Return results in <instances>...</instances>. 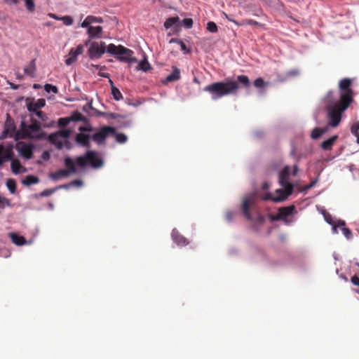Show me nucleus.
Masks as SVG:
<instances>
[{"instance_id":"obj_20","label":"nucleus","mask_w":359,"mask_h":359,"mask_svg":"<svg viewBox=\"0 0 359 359\" xmlns=\"http://www.w3.org/2000/svg\"><path fill=\"white\" fill-rule=\"evenodd\" d=\"M87 28V34L90 39H100L102 37V32L103 28L102 26H93L86 27Z\"/></svg>"},{"instance_id":"obj_47","label":"nucleus","mask_w":359,"mask_h":359,"mask_svg":"<svg viewBox=\"0 0 359 359\" xmlns=\"http://www.w3.org/2000/svg\"><path fill=\"white\" fill-rule=\"evenodd\" d=\"M183 25L187 29H190L193 25V20L190 18H187L182 20L180 25Z\"/></svg>"},{"instance_id":"obj_21","label":"nucleus","mask_w":359,"mask_h":359,"mask_svg":"<svg viewBox=\"0 0 359 359\" xmlns=\"http://www.w3.org/2000/svg\"><path fill=\"white\" fill-rule=\"evenodd\" d=\"M103 19L101 17H96L93 15H88L85 20L81 22V27H93L91 25L94 23H102Z\"/></svg>"},{"instance_id":"obj_49","label":"nucleus","mask_w":359,"mask_h":359,"mask_svg":"<svg viewBox=\"0 0 359 359\" xmlns=\"http://www.w3.org/2000/svg\"><path fill=\"white\" fill-rule=\"evenodd\" d=\"M332 226V229H333L334 233H337L338 227H341V229L343 227H345V222L342 221V220H339V221H338V222L337 224L335 222H334V223Z\"/></svg>"},{"instance_id":"obj_45","label":"nucleus","mask_w":359,"mask_h":359,"mask_svg":"<svg viewBox=\"0 0 359 359\" xmlns=\"http://www.w3.org/2000/svg\"><path fill=\"white\" fill-rule=\"evenodd\" d=\"M206 29L210 33H216L218 31L217 24L212 21H210L207 23Z\"/></svg>"},{"instance_id":"obj_10","label":"nucleus","mask_w":359,"mask_h":359,"mask_svg":"<svg viewBox=\"0 0 359 359\" xmlns=\"http://www.w3.org/2000/svg\"><path fill=\"white\" fill-rule=\"evenodd\" d=\"M106 44L103 41H93L88 50L89 58L92 60L100 59L105 53Z\"/></svg>"},{"instance_id":"obj_26","label":"nucleus","mask_w":359,"mask_h":359,"mask_svg":"<svg viewBox=\"0 0 359 359\" xmlns=\"http://www.w3.org/2000/svg\"><path fill=\"white\" fill-rule=\"evenodd\" d=\"M299 74H300V72L298 69H292L287 71L284 74V75H283L282 76H280L279 79L281 82H284L292 77H295V76H299Z\"/></svg>"},{"instance_id":"obj_3","label":"nucleus","mask_w":359,"mask_h":359,"mask_svg":"<svg viewBox=\"0 0 359 359\" xmlns=\"http://www.w3.org/2000/svg\"><path fill=\"white\" fill-rule=\"evenodd\" d=\"M255 197L256 194L255 192L248 194L245 198L243 200V203L241 205V210L246 219L258 224H262L264 222L265 217L257 212Z\"/></svg>"},{"instance_id":"obj_7","label":"nucleus","mask_w":359,"mask_h":359,"mask_svg":"<svg viewBox=\"0 0 359 359\" xmlns=\"http://www.w3.org/2000/svg\"><path fill=\"white\" fill-rule=\"evenodd\" d=\"M352 81L349 78L341 79L339 83V88L341 90L340 98L339 100L344 99V102L351 104L353 102V90L351 88Z\"/></svg>"},{"instance_id":"obj_16","label":"nucleus","mask_w":359,"mask_h":359,"mask_svg":"<svg viewBox=\"0 0 359 359\" xmlns=\"http://www.w3.org/2000/svg\"><path fill=\"white\" fill-rule=\"evenodd\" d=\"M83 46L79 45L76 48H72L69 53V57L65 60V64L67 66L72 65L77 60L78 55L83 53Z\"/></svg>"},{"instance_id":"obj_31","label":"nucleus","mask_w":359,"mask_h":359,"mask_svg":"<svg viewBox=\"0 0 359 359\" xmlns=\"http://www.w3.org/2000/svg\"><path fill=\"white\" fill-rule=\"evenodd\" d=\"M295 212V207L290 205L279 209L280 217H290Z\"/></svg>"},{"instance_id":"obj_54","label":"nucleus","mask_w":359,"mask_h":359,"mask_svg":"<svg viewBox=\"0 0 359 359\" xmlns=\"http://www.w3.org/2000/svg\"><path fill=\"white\" fill-rule=\"evenodd\" d=\"M83 184V182L81 180H74L70 182L71 187L73 186H76L78 187H82Z\"/></svg>"},{"instance_id":"obj_34","label":"nucleus","mask_w":359,"mask_h":359,"mask_svg":"<svg viewBox=\"0 0 359 359\" xmlns=\"http://www.w3.org/2000/svg\"><path fill=\"white\" fill-rule=\"evenodd\" d=\"M71 133L72 130L67 128H60L57 131L55 132V133L57 134L60 138L63 140V141L69 140Z\"/></svg>"},{"instance_id":"obj_9","label":"nucleus","mask_w":359,"mask_h":359,"mask_svg":"<svg viewBox=\"0 0 359 359\" xmlns=\"http://www.w3.org/2000/svg\"><path fill=\"white\" fill-rule=\"evenodd\" d=\"M31 123L27 126L26 137L35 140H43L46 137L45 132L39 133L41 128V123L34 117L30 118Z\"/></svg>"},{"instance_id":"obj_24","label":"nucleus","mask_w":359,"mask_h":359,"mask_svg":"<svg viewBox=\"0 0 359 359\" xmlns=\"http://www.w3.org/2000/svg\"><path fill=\"white\" fill-rule=\"evenodd\" d=\"M9 236L13 242L17 246H22L27 244V240L22 236L16 233H10Z\"/></svg>"},{"instance_id":"obj_5","label":"nucleus","mask_w":359,"mask_h":359,"mask_svg":"<svg viewBox=\"0 0 359 359\" xmlns=\"http://www.w3.org/2000/svg\"><path fill=\"white\" fill-rule=\"evenodd\" d=\"M74 159L76 165L81 168L90 165L94 169H99L104 165L103 158L94 150H87L83 155L76 156Z\"/></svg>"},{"instance_id":"obj_28","label":"nucleus","mask_w":359,"mask_h":359,"mask_svg":"<svg viewBox=\"0 0 359 359\" xmlns=\"http://www.w3.org/2000/svg\"><path fill=\"white\" fill-rule=\"evenodd\" d=\"M39 182V179L38 177L33 175H28L25 176L24 179L22 180V184L25 186H30L32 184H36Z\"/></svg>"},{"instance_id":"obj_53","label":"nucleus","mask_w":359,"mask_h":359,"mask_svg":"<svg viewBox=\"0 0 359 359\" xmlns=\"http://www.w3.org/2000/svg\"><path fill=\"white\" fill-rule=\"evenodd\" d=\"M32 114L36 115L39 119H41L43 121H45L46 119V114L41 111H36V112L33 113Z\"/></svg>"},{"instance_id":"obj_19","label":"nucleus","mask_w":359,"mask_h":359,"mask_svg":"<svg viewBox=\"0 0 359 359\" xmlns=\"http://www.w3.org/2000/svg\"><path fill=\"white\" fill-rule=\"evenodd\" d=\"M45 139H47L52 144L56 147L58 149H62L64 148L63 140L60 138L55 133H50L47 135Z\"/></svg>"},{"instance_id":"obj_63","label":"nucleus","mask_w":359,"mask_h":359,"mask_svg":"<svg viewBox=\"0 0 359 359\" xmlns=\"http://www.w3.org/2000/svg\"><path fill=\"white\" fill-rule=\"evenodd\" d=\"M89 109H94L93 106H92V102H90V103H88L86 104H85L83 107V111H86V112H88Z\"/></svg>"},{"instance_id":"obj_11","label":"nucleus","mask_w":359,"mask_h":359,"mask_svg":"<svg viewBox=\"0 0 359 359\" xmlns=\"http://www.w3.org/2000/svg\"><path fill=\"white\" fill-rule=\"evenodd\" d=\"M15 130H16V126H15V122L8 114L6 121L5 122L4 130L2 132L1 137H12L14 135H15V140H18L20 138L19 132L15 133Z\"/></svg>"},{"instance_id":"obj_56","label":"nucleus","mask_w":359,"mask_h":359,"mask_svg":"<svg viewBox=\"0 0 359 359\" xmlns=\"http://www.w3.org/2000/svg\"><path fill=\"white\" fill-rule=\"evenodd\" d=\"M280 220L283 221L287 225H290L294 222V219L289 218V217H280Z\"/></svg>"},{"instance_id":"obj_46","label":"nucleus","mask_w":359,"mask_h":359,"mask_svg":"<svg viewBox=\"0 0 359 359\" xmlns=\"http://www.w3.org/2000/svg\"><path fill=\"white\" fill-rule=\"evenodd\" d=\"M60 20L62 21L66 26H70L73 24V18L69 15H65L60 18Z\"/></svg>"},{"instance_id":"obj_2","label":"nucleus","mask_w":359,"mask_h":359,"mask_svg":"<svg viewBox=\"0 0 359 359\" xmlns=\"http://www.w3.org/2000/svg\"><path fill=\"white\" fill-rule=\"evenodd\" d=\"M290 176V167L285 165L279 172V184L282 187L276 191V195L271 193L264 194L262 199L263 201H271L275 203H280L285 201L294 191V184L289 182Z\"/></svg>"},{"instance_id":"obj_52","label":"nucleus","mask_w":359,"mask_h":359,"mask_svg":"<svg viewBox=\"0 0 359 359\" xmlns=\"http://www.w3.org/2000/svg\"><path fill=\"white\" fill-rule=\"evenodd\" d=\"M358 130H359V122L354 123L351 126V131L352 134L354 135L355 136H356L359 133Z\"/></svg>"},{"instance_id":"obj_48","label":"nucleus","mask_w":359,"mask_h":359,"mask_svg":"<svg viewBox=\"0 0 359 359\" xmlns=\"http://www.w3.org/2000/svg\"><path fill=\"white\" fill-rule=\"evenodd\" d=\"M25 3V6L29 12H34L35 10V4L33 0H23Z\"/></svg>"},{"instance_id":"obj_37","label":"nucleus","mask_w":359,"mask_h":359,"mask_svg":"<svg viewBox=\"0 0 359 359\" xmlns=\"http://www.w3.org/2000/svg\"><path fill=\"white\" fill-rule=\"evenodd\" d=\"M138 67L144 72H146L151 69V66L145 55L144 56V58L138 62Z\"/></svg>"},{"instance_id":"obj_50","label":"nucleus","mask_w":359,"mask_h":359,"mask_svg":"<svg viewBox=\"0 0 359 359\" xmlns=\"http://www.w3.org/2000/svg\"><path fill=\"white\" fill-rule=\"evenodd\" d=\"M322 214L323 215V217L325 218V220L330 224L332 225L334 223V219L332 217V216L327 212L325 210L322 211Z\"/></svg>"},{"instance_id":"obj_33","label":"nucleus","mask_w":359,"mask_h":359,"mask_svg":"<svg viewBox=\"0 0 359 359\" xmlns=\"http://www.w3.org/2000/svg\"><path fill=\"white\" fill-rule=\"evenodd\" d=\"M84 125L79 127L78 130L79 133H92L94 132L95 128H93L90 123L89 119L87 118L86 121H83Z\"/></svg>"},{"instance_id":"obj_4","label":"nucleus","mask_w":359,"mask_h":359,"mask_svg":"<svg viewBox=\"0 0 359 359\" xmlns=\"http://www.w3.org/2000/svg\"><path fill=\"white\" fill-rule=\"evenodd\" d=\"M349 105L344 102V99L330 104L327 107L328 125L332 128L337 127L341 123L342 114Z\"/></svg>"},{"instance_id":"obj_60","label":"nucleus","mask_w":359,"mask_h":359,"mask_svg":"<svg viewBox=\"0 0 359 359\" xmlns=\"http://www.w3.org/2000/svg\"><path fill=\"white\" fill-rule=\"evenodd\" d=\"M179 44L180 46V48H181V50L184 53H189V50L187 49V47L186 46V44L182 41H179Z\"/></svg>"},{"instance_id":"obj_36","label":"nucleus","mask_w":359,"mask_h":359,"mask_svg":"<svg viewBox=\"0 0 359 359\" xmlns=\"http://www.w3.org/2000/svg\"><path fill=\"white\" fill-rule=\"evenodd\" d=\"M69 117V119L71 121L73 122H78V121H82L87 120V117L84 116L80 111H74Z\"/></svg>"},{"instance_id":"obj_17","label":"nucleus","mask_w":359,"mask_h":359,"mask_svg":"<svg viewBox=\"0 0 359 359\" xmlns=\"http://www.w3.org/2000/svg\"><path fill=\"white\" fill-rule=\"evenodd\" d=\"M171 238L177 246L183 247L189 244V241L184 236L180 234L176 229H173L171 233Z\"/></svg>"},{"instance_id":"obj_62","label":"nucleus","mask_w":359,"mask_h":359,"mask_svg":"<svg viewBox=\"0 0 359 359\" xmlns=\"http://www.w3.org/2000/svg\"><path fill=\"white\" fill-rule=\"evenodd\" d=\"M29 124H27L24 121H22L21 123H20V127L21 128L24 130V133H25V136L26 137L27 135V126Z\"/></svg>"},{"instance_id":"obj_61","label":"nucleus","mask_w":359,"mask_h":359,"mask_svg":"<svg viewBox=\"0 0 359 359\" xmlns=\"http://www.w3.org/2000/svg\"><path fill=\"white\" fill-rule=\"evenodd\" d=\"M69 188H71L70 182L55 187V189H57V191L59 189H69Z\"/></svg>"},{"instance_id":"obj_58","label":"nucleus","mask_w":359,"mask_h":359,"mask_svg":"<svg viewBox=\"0 0 359 359\" xmlns=\"http://www.w3.org/2000/svg\"><path fill=\"white\" fill-rule=\"evenodd\" d=\"M226 219L228 222H231L233 221V212L228 210L226 212Z\"/></svg>"},{"instance_id":"obj_64","label":"nucleus","mask_w":359,"mask_h":359,"mask_svg":"<svg viewBox=\"0 0 359 359\" xmlns=\"http://www.w3.org/2000/svg\"><path fill=\"white\" fill-rule=\"evenodd\" d=\"M351 280L353 285L359 286V278L357 276H353Z\"/></svg>"},{"instance_id":"obj_22","label":"nucleus","mask_w":359,"mask_h":359,"mask_svg":"<svg viewBox=\"0 0 359 359\" xmlns=\"http://www.w3.org/2000/svg\"><path fill=\"white\" fill-rule=\"evenodd\" d=\"M165 29H168L171 27L174 29L179 28L180 27V20L177 15L168 18L165 20L163 24Z\"/></svg>"},{"instance_id":"obj_13","label":"nucleus","mask_w":359,"mask_h":359,"mask_svg":"<svg viewBox=\"0 0 359 359\" xmlns=\"http://www.w3.org/2000/svg\"><path fill=\"white\" fill-rule=\"evenodd\" d=\"M15 149L19 155L26 159H30L33 155L34 145L31 143L18 142L15 145Z\"/></svg>"},{"instance_id":"obj_29","label":"nucleus","mask_w":359,"mask_h":359,"mask_svg":"<svg viewBox=\"0 0 359 359\" xmlns=\"http://www.w3.org/2000/svg\"><path fill=\"white\" fill-rule=\"evenodd\" d=\"M109 83L111 84V93L113 96V98L116 100L119 101L123 99V95L121 91L118 90V88H116L112 81L111 79H109Z\"/></svg>"},{"instance_id":"obj_41","label":"nucleus","mask_w":359,"mask_h":359,"mask_svg":"<svg viewBox=\"0 0 359 359\" xmlns=\"http://www.w3.org/2000/svg\"><path fill=\"white\" fill-rule=\"evenodd\" d=\"M56 191H57V189H55V187L53 188V189H44L43 191H42L41 192H40L39 194H36L35 197L36 198H38L39 196L48 197V196H50L52 194H53Z\"/></svg>"},{"instance_id":"obj_1","label":"nucleus","mask_w":359,"mask_h":359,"mask_svg":"<svg viewBox=\"0 0 359 359\" xmlns=\"http://www.w3.org/2000/svg\"><path fill=\"white\" fill-rule=\"evenodd\" d=\"M238 83L244 87H249L250 81L248 76L238 75L236 80L226 78L224 81L210 83L203 88V91L208 92L212 100H217L224 96L234 94L239 88Z\"/></svg>"},{"instance_id":"obj_14","label":"nucleus","mask_w":359,"mask_h":359,"mask_svg":"<svg viewBox=\"0 0 359 359\" xmlns=\"http://www.w3.org/2000/svg\"><path fill=\"white\" fill-rule=\"evenodd\" d=\"M13 144H9L4 147L0 144V167L7 161H10L13 159L14 154L13 151Z\"/></svg>"},{"instance_id":"obj_43","label":"nucleus","mask_w":359,"mask_h":359,"mask_svg":"<svg viewBox=\"0 0 359 359\" xmlns=\"http://www.w3.org/2000/svg\"><path fill=\"white\" fill-rule=\"evenodd\" d=\"M44 90L47 93H53L54 94L57 93L58 89L57 87L55 85L50 84V83H46L43 86Z\"/></svg>"},{"instance_id":"obj_51","label":"nucleus","mask_w":359,"mask_h":359,"mask_svg":"<svg viewBox=\"0 0 359 359\" xmlns=\"http://www.w3.org/2000/svg\"><path fill=\"white\" fill-rule=\"evenodd\" d=\"M11 202L8 199L0 196V208L4 209L5 206H11Z\"/></svg>"},{"instance_id":"obj_23","label":"nucleus","mask_w":359,"mask_h":359,"mask_svg":"<svg viewBox=\"0 0 359 359\" xmlns=\"http://www.w3.org/2000/svg\"><path fill=\"white\" fill-rule=\"evenodd\" d=\"M339 136L335 135L332 137H330L329 139L323 141L321 144L320 147L324 151H330L332 149V147L334 144L336 142V141L338 140Z\"/></svg>"},{"instance_id":"obj_57","label":"nucleus","mask_w":359,"mask_h":359,"mask_svg":"<svg viewBox=\"0 0 359 359\" xmlns=\"http://www.w3.org/2000/svg\"><path fill=\"white\" fill-rule=\"evenodd\" d=\"M326 128L321 129L318 128H316V139L320 137L324 133L326 132Z\"/></svg>"},{"instance_id":"obj_32","label":"nucleus","mask_w":359,"mask_h":359,"mask_svg":"<svg viewBox=\"0 0 359 359\" xmlns=\"http://www.w3.org/2000/svg\"><path fill=\"white\" fill-rule=\"evenodd\" d=\"M111 135L115 138V141L118 144H125L128 141V136L125 133H118L116 128L115 132L111 133Z\"/></svg>"},{"instance_id":"obj_42","label":"nucleus","mask_w":359,"mask_h":359,"mask_svg":"<svg viewBox=\"0 0 359 359\" xmlns=\"http://www.w3.org/2000/svg\"><path fill=\"white\" fill-rule=\"evenodd\" d=\"M118 124V127L119 128H128L132 126L133 121L130 119L126 120L125 121H121L120 119L116 121Z\"/></svg>"},{"instance_id":"obj_40","label":"nucleus","mask_w":359,"mask_h":359,"mask_svg":"<svg viewBox=\"0 0 359 359\" xmlns=\"http://www.w3.org/2000/svg\"><path fill=\"white\" fill-rule=\"evenodd\" d=\"M105 118H111V119H123L126 118V115L114 113V112H107V114H103Z\"/></svg>"},{"instance_id":"obj_6","label":"nucleus","mask_w":359,"mask_h":359,"mask_svg":"<svg viewBox=\"0 0 359 359\" xmlns=\"http://www.w3.org/2000/svg\"><path fill=\"white\" fill-rule=\"evenodd\" d=\"M64 164L67 169H60L49 175V177L53 180H58L63 177H67L72 174L78 173L75 159L70 156H65L64 158Z\"/></svg>"},{"instance_id":"obj_30","label":"nucleus","mask_w":359,"mask_h":359,"mask_svg":"<svg viewBox=\"0 0 359 359\" xmlns=\"http://www.w3.org/2000/svg\"><path fill=\"white\" fill-rule=\"evenodd\" d=\"M36 71V59H32L27 67H24V72L25 74L29 75L31 77L34 76V72Z\"/></svg>"},{"instance_id":"obj_44","label":"nucleus","mask_w":359,"mask_h":359,"mask_svg":"<svg viewBox=\"0 0 359 359\" xmlns=\"http://www.w3.org/2000/svg\"><path fill=\"white\" fill-rule=\"evenodd\" d=\"M71 122L69 117H62L60 118L57 121V124L59 127L61 128H65L66 126H67L69 123Z\"/></svg>"},{"instance_id":"obj_55","label":"nucleus","mask_w":359,"mask_h":359,"mask_svg":"<svg viewBox=\"0 0 359 359\" xmlns=\"http://www.w3.org/2000/svg\"><path fill=\"white\" fill-rule=\"evenodd\" d=\"M341 231H342L344 235L346 236V238H350L352 236V232L349 229H348L346 227H343L341 229Z\"/></svg>"},{"instance_id":"obj_27","label":"nucleus","mask_w":359,"mask_h":359,"mask_svg":"<svg viewBox=\"0 0 359 359\" xmlns=\"http://www.w3.org/2000/svg\"><path fill=\"white\" fill-rule=\"evenodd\" d=\"M11 161V168L13 174L18 175L24 172V168L18 160L13 161L12 159Z\"/></svg>"},{"instance_id":"obj_18","label":"nucleus","mask_w":359,"mask_h":359,"mask_svg":"<svg viewBox=\"0 0 359 359\" xmlns=\"http://www.w3.org/2000/svg\"><path fill=\"white\" fill-rule=\"evenodd\" d=\"M46 105V100L43 98H39L36 101H31L27 102V110L33 114L38 111L39 109L43 108Z\"/></svg>"},{"instance_id":"obj_39","label":"nucleus","mask_w":359,"mask_h":359,"mask_svg":"<svg viewBox=\"0 0 359 359\" xmlns=\"http://www.w3.org/2000/svg\"><path fill=\"white\" fill-rule=\"evenodd\" d=\"M6 186L11 194H14L16 192L17 183L14 179H8L6 182Z\"/></svg>"},{"instance_id":"obj_38","label":"nucleus","mask_w":359,"mask_h":359,"mask_svg":"<svg viewBox=\"0 0 359 359\" xmlns=\"http://www.w3.org/2000/svg\"><path fill=\"white\" fill-rule=\"evenodd\" d=\"M119 51V45L116 46L114 43H110L105 48V53H107L111 55H114L115 57L118 55Z\"/></svg>"},{"instance_id":"obj_35","label":"nucleus","mask_w":359,"mask_h":359,"mask_svg":"<svg viewBox=\"0 0 359 359\" xmlns=\"http://www.w3.org/2000/svg\"><path fill=\"white\" fill-rule=\"evenodd\" d=\"M253 83L256 88H259V93L260 95H262L265 93V90L264 88L267 85V83H266L262 77H259V78L256 79L254 81Z\"/></svg>"},{"instance_id":"obj_12","label":"nucleus","mask_w":359,"mask_h":359,"mask_svg":"<svg viewBox=\"0 0 359 359\" xmlns=\"http://www.w3.org/2000/svg\"><path fill=\"white\" fill-rule=\"evenodd\" d=\"M133 51L129 48L119 45V51L116 59L123 62H137L136 57H132Z\"/></svg>"},{"instance_id":"obj_59","label":"nucleus","mask_w":359,"mask_h":359,"mask_svg":"<svg viewBox=\"0 0 359 359\" xmlns=\"http://www.w3.org/2000/svg\"><path fill=\"white\" fill-rule=\"evenodd\" d=\"M64 148L67 150H70L72 149V144L69 142V140L63 141Z\"/></svg>"},{"instance_id":"obj_25","label":"nucleus","mask_w":359,"mask_h":359,"mask_svg":"<svg viewBox=\"0 0 359 359\" xmlns=\"http://www.w3.org/2000/svg\"><path fill=\"white\" fill-rule=\"evenodd\" d=\"M180 79V71L176 67H173L172 72L167 76L165 80V83L172 82L178 81Z\"/></svg>"},{"instance_id":"obj_8","label":"nucleus","mask_w":359,"mask_h":359,"mask_svg":"<svg viewBox=\"0 0 359 359\" xmlns=\"http://www.w3.org/2000/svg\"><path fill=\"white\" fill-rule=\"evenodd\" d=\"M115 132V127L109 126H104L100 128H95L92 135V140L97 145H104L106 139L111 135V133Z\"/></svg>"},{"instance_id":"obj_15","label":"nucleus","mask_w":359,"mask_h":359,"mask_svg":"<svg viewBox=\"0 0 359 359\" xmlns=\"http://www.w3.org/2000/svg\"><path fill=\"white\" fill-rule=\"evenodd\" d=\"M74 140L79 146L90 148L91 147L92 135L88 133H79L75 135Z\"/></svg>"}]
</instances>
